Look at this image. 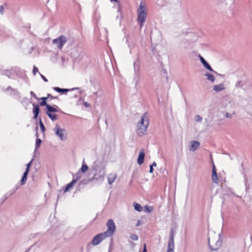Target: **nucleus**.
Returning a JSON list of instances; mask_svg holds the SVG:
<instances>
[{"label": "nucleus", "mask_w": 252, "mask_h": 252, "mask_svg": "<svg viewBox=\"0 0 252 252\" xmlns=\"http://www.w3.org/2000/svg\"><path fill=\"white\" fill-rule=\"evenodd\" d=\"M147 13V12L145 2L141 1L137 10V21L139 24L141 29L143 27L144 23L146 19Z\"/></svg>", "instance_id": "f257e3e1"}, {"label": "nucleus", "mask_w": 252, "mask_h": 252, "mask_svg": "<svg viewBox=\"0 0 252 252\" xmlns=\"http://www.w3.org/2000/svg\"><path fill=\"white\" fill-rule=\"evenodd\" d=\"M149 125V119L147 113H145L141 117L140 122L137 124V132L139 136L143 135L146 132Z\"/></svg>", "instance_id": "f03ea898"}, {"label": "nucleus", "mask_w": 252, "mask_h": 252, "mask_svg": "<svg viewBox=\"0 0 252 252\" xmlns=\"http://www.w3.org/2000/svg\"><path fill=\"white\" fill-rule=\"evenodd\" d=\"M107 230L104 232L108 237H110L113 235L116 230V225L114 221L110 219L109 220L106 224Z\"/></svg>", "instance_id": "7ed1b4c3"}, {"label": "nucleus", "mask_w": 252, "mask_h": 252, "mask_svg": "<svg viewBox=\"0 0 252 252\" xmlns=\"http://www.w3.org/2000/svg\"><path fill=\"white\" fill-rule=\"evenodd\" d=\"M108 237V235H107L104 232L98 234L93 239L91 242L92 244L94 246L97 245L103 240Z\"/></svg>", "instance_id": "20e7f679"}, {"label": "nucleus", "mask_w": 252, "mask_h": 252, "mask_svg": "<svg viewBox=\"0 0 252 252\" xmlns=\"http://www.w3.org/2000/svg\"><path fill=\"white\" fill-rule=\"evenodd\" d=\"M58 112L57 109L54 108L51 105L47 106V111H46V114L52 121H55L58 119V116L55 114V112Z\"/></svg>", "instance_id": "39448f33"}, {"label": "nucleus", "mask_w": 252, "mask_h": 252, "mask_svg": "<svg viewBox=\"0 0 252 252\" xmlns=\"http://www.w3.org/2000/svg\"><path fill=\"white\" fill-rule=\"evenodd\" d=\"M209 246L212 251H216L220 247L221 242L218 238L217 240H214L213 238H209Z\"/></svg>", "instance_id": "423d86ee"}, {"label": "nucleus", "mask_w": 252, "mask_h": 252, "mask_svg": "<svg viewBox=\"0 0 252 252\" xmlns=\"http://www.w3.org/2000/svg\"><path fill=\"white\" fill-rule=\"evenodd\" d=\"M174 230L172 229L170 233V237L168 243V249L167 252H174Z\"/></svg>", "instance_id": "0eeeda50"}, {"label": "nucleus", "mask_w": 252, "mask_h": 252, "mask_svg": "<svg viewBox=\"0 0 252 252\" xmlns=\"http://www.w3.org/2000/svg\"><path fill=\"white\" fill-rule=\"evenodd\" d=\"M66 39L64 36H61L53 40V43L56 44L58 48L61 49L63 45L66 43Z\"/></svg>", "instance_id": "6e6552de"}, {"label": "nucleus", "mask_w": 252, "mask_h": 252, "mask_svg": "<svg viewBox=\"0 0 252 252\" xmlns=\"http://www.w3.org/2000/svg\"><path fill=\"white\" fill-rule=\"evenodd\" d=\"M54 131L57 135H58L61 140H63L64 138V134L65 129L61 128L59 125H56L54 128Z\"/></svg>", "instance_id": "1a4fd4ad"}, {"label": "nucleus", "mask_w": 252, "mask_h": 252, "mask_svg": "<svg viewBox=\"0 0 252 252\" xmlns=\"http://www.w3.org/2000/svg\"><path fill=\"white\" fill-rule=\"evenodd\" d=\"M200 145L199 142L196 141H192L190 142V145L189 146V150L194 151L196 150L199 147Z\"/></svg>", "instance_id": "9d476101"}, {"label": "nucleus", "mask_w": 252, "mask_h": 252, "mask_svg": "<svg viewBox=\"0 0 252 252\" xmlns=\"http://www.w3.org/2000/svg\"><path fill=\"white\" fill-rule=\"evenodd\" d=\"M145 158V153L144 149H142V150L140 152L139 156L137 159V163L141 165L144 162Z\"/></svg>", "instance_id": "9b49d317"}, {"label": "nucleus", "mask_w": 252, "mask_h": 252, "mask_svg": "<svg viewBox=\"0 0 252 252\" xmlns=\"http://www.w3.org/2000/svg\"><path fill=\"white\" fill-rule=\"evenodd\" d=\"M117 177V174L115 173H110L108 176V181L109 184H112Z\"/></svg>", "instance_id": "f8f14e48"}, {"label": "nucleus", "mask_w": 252, "mask_h": 252, "mask_svg": "<svg viewBox=\"0 0 252 252\" xmlns=\"http://www.w3.org/2000/svg\"><path fill=\"white\" fill-rule=\"evenodd\" d=\"M212 178V180H213V182H214L215 183H218V178L217 171H216V168H215V166L214 165H213V166Z\"/></svg>", "instance_id": "ddd939ff"}, {"label": "nucleus", "mask_w": 252, "mask_h": 252, "mask_svg": "<svg viewBox=\"0 0 252 252\" xmlns=\"http://www.w3.org/2000/svg\"><path fill=\"white\" fill-rule=\"evenodd\" d=\"M76 182V180H73L70 183L67 184L64 189V192H66L70 190L73 188V186H74Z\"/></svg>", "instance_id": "4468645a"}, {"label": "nucleus", "mask_w": 252, "mask_h": 252, "mask_svg": "<svg viewBox=\"0 0 252 252\" xmlns=\"http://www.w3.org/2000/svg\"><path fill=\"white\" fill-rule=\"evenodd\" d=\"M33 113L34 114V119H36L39 113V107L38 105L33 104Z\"/></svg>", "instance_id": "2eb2a0df"}, {"label": "nucleus", "mask_w": 252, "mask_h": 252, "mask_svg": "<svg viewBox=\"0 0 252 252\" xmlns=\"http://www.w3.org/2000/svg\"><path fill=\"white\" fill-rule=\"evenodd\" d=\"M200 59L202 64L206 68H207L208 69L211 71H213L211 66L208 63L204 60V59L202 57L200 56Z\"/></svg>", "instance_id": "dca6fc26"}, {"label": "nucleus", "mask_w": 252, "mask_h": 252, "mask_svg": "<svg viewBox=\"0 0 252 252\" xmlns=\"http://www.w3.org/2000/svg\"><path fill=\"white\" fill-rule=\"evenodd\" d=\"M224 89L225 88L224 85L222 84H220V85L214 86L213 88L214 90L216 92H219L220 91L223 90H224Z\"/></svg>", "instance_id": "f3484780"}, {"label": "nucleus", "mask_w": 252, "mask_h": 252, "mask_svg": "<svg viewBox=\"0 0 252 252\" xmlns=\"http://www.w3.org/2000/svg\"><path fill=\"white\" fill-rule=\"evenodd\" d=\"M41 100L42 101L39 102V105L41 106H45L46 108H47V105H50L49 104H47V97H42L41 98H38V100Z\"/></svg>", "instance_id": "a211bd4d"}, {"label": "nucleus", "mask_w": 252, "mask_h": 252, "mask_svg": "<svg viewBox=\"0 0 252 252\" xmlns=\"http://www.w3.org/2000/svg\"><path fill=\"white\" fill-rule=\"evenodd\" d=\"M29 173L27 172V171H25L24 173V175L23 176V177L22 179L21 180V185H24L26 183L27 180V176Z\"/></svg>", "instance_id": "6ab92c4d"}, {"label": "nucleus", "mask_w": 252, "mask_h": 252, "mask_svg": "<svg viewBox=\"0 0 252 252\" xmlns=\"http://www.w3.org/2000/svg\"><path fill=\"white\" fill-rule=\"evenodd\" d=\"M133 207L134 208V209L138 212H141L142 210V207L141 205L137 203L134 202L133 203Z\"/></svg>", "instance_id": "aec40b11"}, {"label": "nucleus", "mask_w": 252, "mask_h": 252, "mask_svg": "<svg viewBox=\"0 0 252 252\" xmlns=\"http://www.w3.org/2000/svg\"><path fill=\"white\" fill-rule=\"evenodd\" d=\"M54 90L58 93H66L68 92L69 90L65 89H61L59 87H54Z\"/></svg>", "instance_id": "412c9836"}, {"label": "nucleus", "mask_w": 252, "mask_h": 252, "mask_svg": "<svg viewBox=\"0 0 252 252\" xmlns=\"http://www.w3.org/2000/svg\"><path fill=\"white\" fill-rule=\"evenodd\" d=\"M206 76L207 77V79L213 82L215 81V78L214 75L207 73L206 74Z\"/></svg>", "instance_id": "4be33fe9"}, {"label": "nucleus", "mask_w": 252, "mask_h": 252, "mask_svg": "<svg viewBox=\"0 0 252 252\" xmlns=\"http://www.w3.org/2000/svg\"><path fill=\"white\" fill-rule=\"evenodd\" d=\"M153 207H150L148 205H146L144 207V211L145 212L150 213L153 211Z\"/></svg>", "instance_id": "5701e85b"}, {"label": "nucleus", "mask_w": 252, "mask_h": 252, "mask_svg": "<svg viewBox=\"0 0 252 252\" xmlns=\"http://www.w3.org/2000/svg\"><path fill=\"white\" fill-rule=\"evenodd\" d=\"M88 167L86 164H83L82 165L81 170L83 173H85V172H86L88 170Z\"/></svg>", "instance_id": "b1692460"}, {"label": "nucleus", "mask_w": 252, "mask_h": 252, "mask_svg": "<svg viewBox=\"0 0 252 252\" xmlns=\"http://www.w3.org/2000/svg\"><path fill=\"white\" fill-rule=\"evenodd\" d=\"M39 126H40L41 131L43 132H44L45 131V128L44 125L41 120L39 121Z\"/></svg>", "instance_id": "393cba45"}, {"label": "nucleus", "mask_w": 252, "mask_h": 252, "mask_svg": "<svg viewBox=\"0 0 252 252\" xmlns=\"http://www.w3.org/2000/svg\"><path fill=\"white\" fill-rule=\"evenodd\" d=\"M130 238L132 240H133L134 241H136L138 239V236L135 234H131L130 236Z\"/></svg>", "instance_id": "a878e982"}, {"label": "nucleus", "mask_w": 252, "mask_h": 252, "mask_svg": "<svg viewBox=\"0 0 252 252\" xmlns=\"http://www.w3.org/2000/svg\"><path fill=\"white\" fill-rule=\"evenodd\" d=\"M41 143V140L39 138L37 139L36 140V147H39Z\"/></svg>", "instance_id": "bb28decb"}, {"label": "nucleus", "mask_w": 252, "mask_h": 252, "mask_svg": "<svg viewBox=\"0 0 252 252\" xmlns=\"http://www.w3.org/2000/svg\"><path fill=\"white\" fill-rule=\"evenodd\" d=\"M201 120H202V118L200 116L197 115L195 116V121L196 122H201Z\"/></svg>", "instance_id": "cd10ccee"}, {"label": "nucleus", "mask_w": 252, "mask_h": 252, "mask_svg": "<svg viewBox=\"0 0 252 252\" xmlns=\"http://www.w3.org/2000/svg\"><path fill=\"white\" fill-rule=\"evenodd\" d=\"M32 162V161L31 160L28 164H27V168H26V170L25 171H27V172L29 173V169L31 165Z\"/></svg>", "instance_id": "c85d7f7f"}, {"label": "nucleus", "mask_w": 252, "mask_h": 252, "mask_svg": "<svg viewBox=\"0 0 252 252\" xmlns=\"http://www.w3.org/2000/svg\"><path fill=\"white\" fill-rule=\"evenodd\" d=\"M37 72H38V68L36 66H34L32 70L33 74L35 75Z\"/></svg>", "instance_id": "c756f323"}, {"label": "nucleus", "mask_w": 252, "mask_h": 252, "mask_svg": "<svg viewBox=\"0 0 252 252\" xmlns=\"http://www.w3.org/2000/svg\"><path fill=\"white\" fill-rule=\"evenodd\" d=\"M30 94L35 99L38 100V98L37 97L36 95L33 92L31 91Z\"/></svg>", "instance_id": "7c9ffc66"}, {"label": "nucleus", "mask_w": 252, "mask_h": 252, "mask_svg": "<svg viewBox=\"0 0 252 252\" xmlns=\"http://www.w3.org/2000/svg\"><path fill=\"white\" fill-rule=\"evenodd\" d=\"M4 11V7L3 6L1 5L0 6V13L2 14Z\"/></svg>", "instance_id": "2f4dec72"}, {"label": "nucleus", "mask_w": 252, "mask_h": 252, "mask_svg": "<svg viewBox=\"0 0 252 252\" xmlns=\"http://www.w3.org/2000/svg\"><path fill=\"white\" fill-rule=\"evenodd\" d=\"M40 75H41V78H42V79L45 81V82H47L48 81V80L47 79V78L43 75L40 74Z\"/></svg>", "instance_id": "473e14b6"}, {"label": "nucleus", "mask_w": 252, "mask_h": 252, "mask_svg": "<svg viewBox=\"0 0 252 252\" xmlns=\"http://www.w3.org/2000/svg\"><path fill=\"white\" fill-rule=\"evenodd\" d=\"M153 165H150V173H152L153 172Z\"/></svg>", "instance_id": "72a5a7b5"}, {"label": "nucleus", "mask_w": 252, "mask_h": 252, "mask_svg": "<svg viewBox=\"0 0 252 252\" xmlns=\"http://www.w3.org/2000/svg\"><path fill=\"white\" fill-rule=\"evenodd\" d=\"M46 97H47V99L48 98H50L51 99L53 98V96L51 94H48L47 96H46Z\"/></svg>", "instance_id": "f704fd0d"}, {"label": "nucleus", "mask_w": 252, "mask_h": 252, "mask_svg": "<svg viewBox=\"0 0 252 252\" xmlns=\"http://www.w3.org/2000/svg\"><path fill=\"white\" fill-rule=\"evenodd\" d=\"M143 252H147V249H146V244L144 245V248H143Z\"/></svg>", "instance_id": "c9c22d12"}, {"label": "nucleus", "mask_w": 252, "mask_h": 252, "mask_svg": "<svg viewBox=\"0 0 252 252\" xmlns=\"http://www.w3.org/2000/svg\"><path fill=\"white\" fill-rule=\"evenodd\" d=\"M151 165H153V166H157V164L154 161L153 162L152 164Z\"/></svg>", "instance_id": "e433bc0d"}, {"label": "nucleus", "mask_w": 252, "mask_h": 252, "mask_svg": "<svg viewBox=\"0 0 252 252\" xmlns=\"http://www.w3.org/2000/svg\"><path fill=\"white\" fill-rule=\"evenodd\" d=\"M140 220H138V221H137V224H136V226H138L139 225H140Z\"/></svg>", "instance_id": "4c0bfd02"}, {"label": "nucleus", "mask_w": 252, "mask_h": 252, "mask_svg": "<svg viewBox=\"0 0 252 252\" xmlns=\"http://www.w3.org/2000/svg\"><path fill=\"white\" fill-rule=\"evenodd\" d=\"M110 1H111V2H113V1H114V2H118V0H110Z\"/></svg>", "instance_id": "58836bf2"}, {"label": "nucleus", "mask_w": 252, "mask_h": 252, "mask_svg": "<svg viewBox=\"0 0 252 252\" xmlns=\"http://www.w3.org/2000/svg\"><path fill=\"white\" fill-rule=\"evenodd\" d=\"M85 105H86V106H87V105H87V103H85Z\"/></svg>", "instance_id": "ea45409f"}]
</instances>
